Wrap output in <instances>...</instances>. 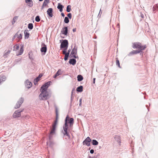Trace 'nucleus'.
<instances>
[{
	"label": "nucleus",
	"instance_id": "1",
	"mask_svg": "<svg viewBox=\"0 0 158 158\" xmlns=\"http://www.w3.org/2000/svg\"><path fill=\"white\" fill-rule=\"evenodd\" d=\"M74 123V118L70 117L67 115L64 119V123L63 126L64 131H63V133L64 135L67 136L69 139L70 138V136L69 131L72 128Z\"/></svg>",
	"mask_w": 158,
	"mask_h": 158
},
{
	"label": "nucleus",
	"instance_id": "2",
	"mask_svg": "<svg viewBox=\"0 0 158 158\" xmlns=\"http://www.w3.org/2000/svg\"><path fill=\"white\" fill-rule=\"evenodd\" d=\"M62 42L61 43L60 48V50H64V49H68L69 46L68 41L67 40H62ZM61 42V40H60Z\"/></svg>",
	"mask_w": 158,
	"mask_h": 158
},
{
	"label": "nucleus",
	"instance_id": "3",
	"mask_svg": "<svg viewBox=\"0 0 158 158\" xmlns=\"http://www.w3.org/2000/svg\"><path fill=\"white\" fill-rule=\"evenodd\" d=\"M51 97V95L48 93H46L43 94H40L39 95V98L41 100H46L49 99Z\"/></svg>",
	"mask_w": 158,
	"mask_h": 158
},
{
	"label": "nucleus",
	"instance_id": "4",
	"mask_svg": "<svg viewBox=\"0 0 158 158\" xmlns=\"http://www.w3.org/2000/svg\"><path fill=\"white\" fill-rule=\"evenodd\" d=\"M47 50V46L44 43H42L41 44V48H40V52L42 55H45Z\"/></svg>",
	"mask_w": 158,
	"mask_h": 158
},
{
	"label": "nucleus",
	"instance_id": "5",
	"mask_svg": "<svg viewBox=\"0 0 158 158\" xmlns=\"http://www.w3.org/2000/svg\"><path fill=\"white\" fill-rule=\"evenodd\" d=\"M55 112L56 119L54 121V123L52 125V127H56L58 119V110L57 107L56 106H55Z\"/></svg>",
	"mask_w": 158,
	"mask_h": 158
},
{
	"label": "nucleus",
	"instance_id": "6",
	"mask_svg": "<svg viewBox=\"0 0 158 158\" xmlns=\"http://www.w3.org/2000/svg\"><path fill=\"white\" fill-rule=\"evenodd\" d=\"M23 110L24 109L15 111L13 114V117L14 118H18L20 117L21 115V113L23 112Z\"/></svg>",
	"mask_w": 158,
	"mask_h": 158
},
{
	"label": "nucleus",
	"instance_id": "7",
	"mask_svg": "<svg viewBox=\"0 0 158 158\" xmlns=\"http://www.w3.org/2000/svg\"><path fill=\"white\" fill-rule=\"evenodd\" d=\"M24 100L23 98L22 97L20 98L16 104L14 108L16 109L19 108L21 106L22 103H23Z\"/></svg>",
	"mask_w": 158,
	"mask_h": 158
},
{
	"label": "nucleus",
	"instance_id": "8",
	"mask_svg": "<svg viewBox=\"0 0 158 158\" xmlns=\"http://www.w3.org/2000/svg\"><path fill=\"white\" fill-rule=\"evenodd\" d=\"M92 140L89 137H87L83 141V145H86L88 147L90 146V143Z\"/></svg>",
	"mask_w": 158,
	"mask_h": 158
},
{
	"label": "nucleus",
	"instance_id": "9",
	"mask_svg": "<svg viewBox=\"0 0 158 158\" xmlns=\"http://www.w3.org/2000/svg\"><path fill=\"white\" fill-rule=\"evenodd\" d=\"M68 28V26H65L62 28L60 34H62L67 36L69 33Z\"/></svg>",
	"mask_w": 158,
	"mask_h": 158
},
{
	"label": "nucleus",
	"instance_id": "10",
	"mask_svg": "<svg viewBox=\"0 0 158 158\" xmlns=\"http://www.w3.org/2000/svg\"><path fill=\"white\" fill-rule=\"evenodd\" d=\"M141 43L140 42H136L132 43V47L133 48L139 49L140 48Z\"/></svg>",
	"mask_w": 158,
	"mask_h": 158
},
{
	"label": "nucleus",
	"instance_id": "11",
	"mask_svg": "<svg viewBox=\"0 0 158 158\" xmlns=\"http://www.w3.org/2000/svg\"><path fill=\"white\" fill-rule=\"evenodd\" d=\"M43 76V74L42 73H40L38 76L35 78L34 80V85H36L38 82L40 80V78H41Z\"/></svg>",
	"mask_w": 158,
	"mask_h": 158
},
{
	"label": "nucleus",
	"instance_id": "12",
	"mask_svg": "<svg viewBox=\"0 0 158 158\" xmlns=\"http://www.w3.org/2000/svg\"><path fill=\"white\" fill-rule=\"evenodd\" d=\"M47 12L48 15L51 18L53 16V9L52 8H48Z\"/></svg>",
	"mask_w": 158,
	"mask_h": 158
},
{
	"label": "nucleus",
	"instance_id": "13",
	"mask_svg": "<svg viewBox=\"0 0 158 158\" xmlns=\"http://www.w3.org/2000/svg\"><path fill=\"white\" fill-rule=\"evenodd\" d=\"M25 86L27 89H29L32 86V84L28 79L25 82Z\"/></svg>",
	"mask_w": 158,
	"mask_h": 158
},
{
	"label": "nucleus",
	"instance_id": "14",
	"mask_svg": "<svg viewBox=\"0 0 158 158\" xmlns=\"http://www.w3.org/2000/svg\"><path fill=\"white\" fill-rule=\"evenodd\" d=\"M139 53L140 52L139 51V50H138V49L136 50H133L129 53V54H128V56H131L138 53Z\"/></svg>",
	"mask_w": 158,
	"mask_h": 158
},
{
	"label": "nucleus",
	"instance_id": "15",
	"mask_svg": "<svg viewBox=\"0 0 158 158\" xmlns=\"http://www.w3.org/2000/svg\"><path fill=\"white\" fill-rule=\"evenodd\" d=\"M51 83H52L51 81H49L45 83L42 85V88H45V89H46L47 90L48 87L51 85Z\"/></svg>",
	"mask_w": 158,
	"mask_h": 158
},
{
	"label": "nucleus",
	"instance_id": "16",
	"mask_svg": "<svg viewBox=\"0 0 158 158\" xmlns=\"http://www.w3.org/2000/svg\"><path fill=\"white\" fill-rule=\"evenodd\" d=\"M71 54H77V47H76V44L74 45V47L73 49L71 52Z\"/></svg>",
	"mask_w": 158,
	"mask_h": 158
},
{
	"label": "nucleus",
	"instance_id": "17",
	"mask_svg": "<svg viewBox=\"0 0 158 158\" xmlns=\"http://www.w3.org/2000/svg\"><path fill=\"white\" fill-rule=\"evenodd\" d=\"M68 49H64L63 50V54L64 55H66L69 56L70 53L71 51V49H69L67 52V50Z\"/></svg>",
	"mask_w": 158,
	"mask_h": 158
},
{
	"label": "nucleus",
	"instance_id": "18",
	"mask_svg": "<svg viewBox=\"0 0 158 158\" xmlns=\"http://www.w3.org/2000/svg\"><path fill=\"white\" fill-rule=\"evenodd\" d=\"M57 8L60 12H62L63 10V8H64V6L62 5L60 3H59L58 4Z\"/></svg>",
	"mask_w": 158,
	"mask_h": 158
},
{
	"label": "nucleus",
	"instance_id": "19",
	"mask_svg": "<svg viewBox=\"0 0 158 158\" xmlns=\"http://www.w3.org/2000/svg\"><path fill=\"white\" fill-rule=\"evenodd\" d=\"M23 46H24L23 44H20V51H19V54H17V56L23 54V52L24 51Z\"/></svg>",
	"mask_w": 158,
	"mask_h": 158
},
{
	"label": "nucleus",
	"instance_id": "20",
	"mask_svg": "<svg viewBox=\"0 0 158 158\" xmlns=\"http://www.w3.org/2000/svg\"><path fill=\"white\" fill-rule=\"evenodd\" d=\"M115 140L120 145L121 143V137L118 135H115L114 137Z\"/></svg>",
	"mask_w": 158,
	"mask_h": 158
},
{
	"label": "nucleus",
	"instance_id": "21",
	"mask_svg": "<svg viewBox=\"0 0 158 158\" xmlns=\"http://www.w3.org/2000/svg\"><path fill=\"white\" fill-rule=\"evenodd\" d=\"M69 62V64H72L73 65H74L76 63V60L75 59H70Z\"/></svg>",
	"mask_w": 158,
	"mask_h": 158
},
{
	"label": "nucleus",
	"instance_id": "22",
	"mask_svg": "<svg viewBox=\"0 0 158 158\" xmlns=\"http://www.w3.org/2000/svg\"><path fill=\"white\" fill-rule=\"evenodd\" d=\"M28 30H26L24 31L25 39H28L30 35V34L28 32Z\"/></svg>",
	"mask_w": 158,
	"mask_h": 158
},
{
	"label": "nucleus",
	"instance_id": "23",
	"mask_svg": "<svg viewBox=\"0 0 158 158\" xmlns=\"http://www.w3.org/2000/svg\"><path fill=\"white\" fill-rule=\"evenodd\" d=\"M76 91L77 92H81L83 91V86L82 85H80L76 89Z\"/></svg>",
	"mask_w": 158,
	"mask_h": 158
},
{
	"label": "nucleus",
	"instance_id": "24",
	"mask_svg": "<svg viewBox=\"0 0 158 158\" xmlns=\"http://www.w3.org/2000/svg\"><path fill=\"white\" fill-rule=\"evenodd\" d=\"M40 92V94H41L46 93H48L47 90L46 89H45V88H42V86L41 87Z\"/></svg>",
	"mask_w": 158,
	"mask_h": 158
},
{
	"label": "nucleus",
	"instance_id": "25",
	"mask_svg": "<svg viewBox=\"0 0 158 158\" xmlns=\"http://www.w3.org/2000/svg\"><path fill=\"white\" fill-rule=\"evenodd\" d=\"M28 57L29 59H30L31 61L34 60V59L33 58V53L31 51H30L28 53Z\"/></svg>",
	"mask_w": 158,
	"mask_h": 158
},
{
	"label": "nucleus",
	"instance_id": "26",
	"mask_svg": "<svg viewBox=\"0 0 158 158\" xmlns=\"http://www.w3.org/2000/svg\"><path fill=\"white\" fill-rule=\"evenodd\" d=\"M83 79V76L81 75H78L77 76V80L78 81H81Z\"/></svg>",
	"mask_w": 158,
	"mask_h": 158
},
{
	"label": "nucleus",
	"instance_id": "27",
	"mask_svg": "<svg viewBox=\"0 0 158 158\" xmlns=\"http://www.w3.org/2000/svg\"><path fill=\"white\" fill-rule=\"evenodd\" d=\"M91 142L92 144L93 145H97L98 144V142L96 139H93Z\"/></svg>",
	"mask_w": 158,
	"mask_h": 158
},
{
	"label": "nucleus",
	"instance_id": "28",
	"mask_svg": "<svg viewBox=\"0 0 158 158\" xmlns=\"http://www.w3.org/2000/svg\"><path fill=\"white\" fill-rule=\"evenodd\" d=\"M56 127H52V128L51 129L50 132L51 134H54L55 133V131Z\"/></svg>",
	"mask_w": 158,
	"mask_h": 158
},
{
	"label": "nucleus",
	"instance_id": "29",
	"mask_svg": "<svg viewBox=\"0 0 158 158\" xmlns=\"http://www.w3.org/2000/svg\"><path fill=\"white\" fill-rule=\"evenodd\" d=\"M6 79V77L5 76H0V84L2 81H5Z\"/></svg>",
	"mask_w": 158,
	"mask_h": 158
},
{
	"label": "nucleus",
	"instance_id": "30",
	"mask_svg": "<svg viewBox=\"0 0 158 158\" xmlns=\"http://www.w3.org/2000/svg\"><path fill=\"white\" fill-rule=\"evenodd\" d=\"M71 6L70 5H68L67 6L66 11L67 12H70L71 10Z\"/></svg>",
	"mask_w": 158,
	"mask_h": 158
},
{
	"label": "nucleus",
	"instance_id": "31",
	"mask_svg": "<svg viewBox=\"0 0 158 158\" xmlns=\"http://www.w3.org/2000/svg\"><path fill=\"white\" fill-rule=\"evenodd\" d=\"M28 28L30 30H31L33 29V25L32 23H29L28 24Z\"/></svg>",
	"mask_w": 158,
	"mask_h": 158
},
{
	"label": "nucleus",
	"instance_id": "32",
	"mask_svg": "<svg viewBox=\"0 0 158 158\" xmlns=\"http://www.w3.org/2000/svg\"><path fill=\"white\" fill-rule=\"evenodd\" d=\"M116 65L119 68H121V67L120 66V64L119 61V60H118V58H116Z\"/></svg>",
	"mask_w": 158,
	"mask_h": 158
},
{
	"label": "nucleus",
	"instance_id": "33",
	"mask_svg": "<svg viewBox=\"0 0 158 158\" xmlns=\"http://www.w3.org/2000/svg\"><path fill=\"white\" fill-rule=\"evenodd\" d=\"M69 22V19L67 17H65L64 19V22L65 23H68Z\"/></svg>",
	"mask_w": 158,
	"mask_h": 158
},
{
	"label": "nucleus",
	"instance_id": "34",
	"mask_svg": "<svg viewBox=\"0 0 158 158\" xmlns=\"http://www.w3.org/2000/svg\"><path fill=\"white\" fill-rule=\"evenodd\" d=\"M18 16H15L13 18L12 21V24H14V23L16 22V20H17L18 18Z\"/></svg>",
	"mask_w": 158,
	"mask_h": 158
},
{
	"label": "nucleus",
	"instance_id": "35",
	"mask_svg": "<svg viewBox=\"0 0 158 158\" xmlns=\"http://www.w3.org/2000/svg\"><path fill=\"white\" fill-rule=\"evenodd\" d=\"M13 51L18 50L19 48V45L18 44H16L13 47Z\"/></svg>",
	"mask_w": 158,
	"mask_h": 158
},
{
	"label": "nucleus",
	"instance_id": "36",
	"mask_svg": "<svg viewBox=\"0 0 158 158\" xmlns=\"http://www.w3.org/2000/svg\"><path fill=\"white\" fill-rule=\"evenodd\" d=\"M40 20V17L39 15H37L35 18V21L37 22H39Z\"/></svg>",
	"mask_w": 158,
	"mask_h": 158
},
{
	"label": "nucleus",
	"instance_id": "37",
	"mask_svg": "<svg viewBox=\"0 0 158 158\" xmlns=\"http://www.w3.org/2000/svg\"><path fill=\"white\" fill-rule=\"evenodd\" d=\"M139 50V52H142V51L144 50L145 49L143 48V45H142L141 44L140 48H139L138 49Z\"/></svg>",
	"mask_w": 158,
	"mask_h": 158
},
{
	"label": "nucleus",
	"instance_id": "38",
	"mask_svg": "<svg viewBox=\"0 0 158 158\" xmlns=\"http://www.w3.org/2000/svg\"><path fill=\"white\" fill-rule=\"evenodd\" d=\"M61 69H59L56 73L58 76H59V75H60L62 74V73H61Z\"/></svg>",
	"mask_w": 158,
	"mask_h": 158
},
{
	"label": "nucleus",
	"instance_id": "39",
	"mask_svg": "<svg viewBox=\"0 0 158 158\" xmlns=\"http://www.w3.org/2000/svg\"><path fill=\"white\" fill-rule=\"evenodd\" d=\"M73 95H71V99H70V107H71L72 106V103L73 101V100L74 98V96H73Z\"/></svg>",
	"mask_w": 158,
	"mask_h": 158
},
{
	"label": "nucleus",
	"instance_id": "40",
	"mask_svg": "<svg viewBox=\"0 0 158 158\" xmlns=\"http://www.w3.org/2000/svg\"><path fill=\"white\" fill-rule=\"evenodd\" d=\"M22 34H20L17 37V38L19 40H20L22 39Z\"/></svg>",
	"mask_w": 158,
	"mask_h": 158
},
{
	"label": "nucleus",
	"instance_id": "41",
	"mask_svg": "<svg viewBox=\"0 0 158 158\" xmlns=\"http://www.w3.org/2000/svg\"><path fill=\"white\" fill-rule=\"evenodd\" d=\"M10 52V50H8V51L4 53V54L3 55V56H5L6 57L7 55H8V54H9Z\"/></svg>",
	"mask_w": 158,
	"mask_h": 158
},
{
	"label": "nucleus",
	"instance_id": "42",
	"mask_svg": "<svg viewBox=\"0 0 158 158\" xmlns=\"http://www.w3.org/2000/svg\"><path fill=\"white\" fill-rule=\"evenodd\" d=\"M102 11L101 9L100 10V11H99V13L98 14V19H99L100 18H101V14H102Z\"/></svg>",
	"mask_w": 158,
	"mask_h": 158
},
{
	"label": "nucleus",
	"instance_id": "43",
	"mask_svg": "<svg viewBox=\"0 0 158 158\" xmlns=\"http://www.w3.org/2000/svg\"><path fill=\"white\" fill-rule=\"evenodd\" d=\"M54 134H51L50 133L48 136V140H51L52 139L53 136L52 135Z\"/></svg>",
	"mask_w": 158,
	"mask_h": 158
},
{
	"label": "nucleus",
	"instance_id": "44",
	"mask_svg": "<svg viewBox=\"0 0 158 158\" xmlns=\"http://www.w3.org/2000/svg\"><path fill=\"white\" fill-rule=\"evenodd\" d=\"M67 16L68 18L70 19H71L72 17V15L71 13H69L67 15Z\"/></svg>",
	"mask_w": 158,
	"mask_h": 158
},
{
	"label": "nucleus",
	"instance_id": "45",
	"mask_svg": "<svg viewBox=\"0 0 158 158\" xmlns=\"http://www.w3.org/2000/svg\"><path fill=\"white\" fill-rule=\"evenodd\" d=\"M28 5L29 7H32L33 5V1H31V2H30L28 3Z\"/></svg>",
	"mask_w": 158,
	"mask_h": 158
},
{
	"label": "nucleus",
	"instance_id": "46",
	"mask_svg": "<svg viewBox=\"0 0 158 158\" xmlns=\"http://www.w3.org/2000/svg\"><path fill=\"white\" fill-rule=\"evenodd\" d=\"M65 56L64 58V59L65 61L67 60H68V58L69 56L68 55H64Z\"/></svg>",
	"mask_w": 158,
	"mask_h": 158
},
{
	"label": "nucleus",
	"instance_id": "47",
	"mask_svg": "<svg viewBox=\"0 0 158 158\" xmlns=\"http://www.w3.org/2000/svg\"><path fill=\"white\" fill-rule=\"evenodd\" d=\"M48 142L49 143V145L50 146H51L53 144V142L52 141V140H48Z\"/></svg>",
	"mask_w": 158,
	"mask_h": 158
},
{
	"label": "nucleus",
	"instance_id": "48",
	"mask_svg": "<svg viewBox=\"0 0 158 158\" xmlns=\"http://www.w3.org/2000/svg\"><path fill=\"white\" fill-rule=\"evenodd\" d=\"M140 16L142 18H143L144 17V15L142 13V12L139 13Z\"/></svg>",
	"mask_w": 158,
	"mask_h": 158
},
{
	"label": "nucleus",
	"instance_id": "49",
	"mask_svg": "<svg viewBox=\"0 0 158 158\" xmlns=\"http://www.w3.org/2000/svg\"><path fill=\"white\" fill-rule=\"evenodd\" d=\"M48 3H47V2H44L42 5L44 7L47 6L48 7V6L47 5Z\"/></svg>",
	"mask_w": 158,
	"mask_h": 158
},
{
	"label": "nucleus",
	"instance_id": "50",
	"mask_svg": "<svg viewBox=\"0 0 158 158\" xmlns=\"http://www.w3.org/2000/svg\"><path fill=\"white\" fill-rule=\"evenodd\" d=\"M75 91V88H73L72 90L71 95H73V92Z\"/></svg>",
	"mask_w": 158,
	"mask_h": 158
},
{
	"label": "nucleus",
	"instance_id": "51",
	"mask_svg": "<svg viewBox=\"0 0 158 158\" xmlns=\"http://www.w3.org/2000/svg\"><path fill=\"white\" fill-rule=\"evenodd\" d=\"M81 102H82V98H81L79 100V105L80 106H81V104H82Z\"/></svg>",
	"mask_w": 158,
	"mask_h": 158
},
{
	"label": "nucleus",
	"instance_id": "52",
	"mask_svg": "<svg viewBox=\"0 0 158 158\" xmlns=\"http://www.w3.org/2000/svg\"><path fill=\"white\" fill-rule=\"evenodd\" d=\"M77 54H73V57L74 58L73 59H76V58H78V56H77L76 55Z\"/></svg>",
	"mask_w": 158,
	"mask_h": 158
},
{
	"label": "nucleus",
	"instance_id": "53",
	"mask_svg": "<svg viewBox=\"0 0 158 158\" xmlns=\"http://www.w3.org/2000/svg\"><path fill=\"white\" fill-rule=\"evenodd\" d=\"M32 1V0H25V2L26 3H28L31 2Z\"/></svg>",
	"mask_w": 158,
	"mask_h": 158
},
{
	"label": "nucleus",
	"instance_id": "54",
	"mask_svg": "<svg viewBox=\"0 0 158 158\" xmlns=\"http://www.w3.org/2000/svg\"><path fill=\"white\" fill-rule=\"evenodd\" d=\"M90 152L91 154H93L94 152V149H92L90 150Z\"/></svg>",
	"mask_w": 158,
	"mask_h": 158
},
{
	"label": "nucleus",
	"instance_id": "55",
	"mask_svg": "<svg viewBox=\"0 0 158 158\" xmlns=\"http://www.w3.org/2000/svg\"><path fill=\"white\" fill-rule=\"evenodd\" d=\"M61 15L63 17H64L65 16V15H64V13L63 12H61Z\"/></svg>",
	"mask_w": 158,
	"mask_h": 158
},
{
	"label": "nucleus",
	"instance_id": "56",
	"mask_svg": "<svg viewBox=\"0 0 158 158\" xmlns=\"http://www.w3.org/2000/svg\"><path fill=\"white\" fill-rule=\"evenodd\" d=\"M18 32L19 31H18L14 35L16 37H18Z\"/></svg>",
	"mask_w": 158,
	"mask_h": 158
},
{
	"label": "nucleus",
	"instance_id": "57",
	"mask_svg": "<svg viewBox=\"0 0 158 158\" xmlns=\"http://www.w3.org/2000/svg\"><path fill=\"white\" fill-rule=\"evenodd\" d=\"M100 154L99 153H98L97 155H96V156H95V157L96 158H99V156H100Z\"/></svg>",
	"mask_w": 158,
	"mask_h": 158
},
{
	"label": "nucleus",
	"instance_id": "58",
	"mask_svg": "<svg viewBox=\"0 0 158 158\" xmlns=\"http://www.w3.org/2000/svg\"><path fill=\"white\" fill-rule=\"evenodd\" d=\"M44 2L48 3L49 2V0H44Z\"/></svg>",
	"mask_w": 158,
	"mask_h": 158
},
{
	"label": "nucleus",
	"instance_id": "59",
	"mask_svg": "<svg viewBox=\"0 0 158 158\" xmlns=\"http://www.w3.org/2000/svg\"><path fill=\"white\" fill-rule=\"evenodd\" d=\"M57 76H58L56 74V73L55 74V75H54L53 76V78H56Z\"/></svg>",
	"mask_w": 158,
	"mask_h": 158
},
{
	"label": "nucleus",
	"instance_id": "60",
	"mask_svg": "<svg viewBox=\"0 0 158 158\" xmlns=\"http://www.w3.org/2000/svg\"><path fill=\"white\" fill-rule=\"evenodd\" d=\"M96 78H93V83L94 84L95 82Z\"/></svg>",
	"mask_w": 158,
	"mask_h": 158
},
{
	"label": "nucleus",
	"instance_id": "61",
	"mask_svg": "<svg viewBox=\"0 0 158 158\" xmlns=\"http://www.w3.org/2000/svg\"><path fill=\"white\" fill-rule=\"evenodd\" d=\"M73 54H71V52L70 55H69V57H70V58L73 57Z\"/></svg>",
	"mask_w": 158,
	"mask_h": 158
},
{
	"label": "nucleus",
	"instance_id": "62",
	"mask_svg": "<svg viewBox=\"0 0 158 158\" xmlns=\"http://www.w3.org/2000/svg\"><path fill=\"white\" fill-rule=\"evenodd\" d=\"M143 48L145 49L147 48V46L146 45H143Z\"/></svg>",
	"mask_w": 158,
	"mask_h": 158
},
{
	"label": "nucleus",
	"instance_id": "63",
	"mask_svg": "<svg viewBox=\"0 0 158 158\" xmlns=\"http://www.w3.org/2000/svg\"><path fill=\"white\" fill-rule=\"evenodd\" d=\"M76 28H73V32H75L76 31Z\"/></svg>",
	"mask_w": 158,
	"mask_h": 158
},
{
	"label": "nucleus",
	"instance_id": "64",
	"mask_svg": "<svg viewBox=\"0 0 158 158\" xmlns=\"http://www.w3.org/2000/svg\"><path fill=\"white\" fill-rule=\"evenodd\" d=\"M16 37L14 35V36H13L12 39V41H13L15 38Z\"/></svg>",
	"mask_w": 158,
	"mask_h": 158
}]
</instances>
